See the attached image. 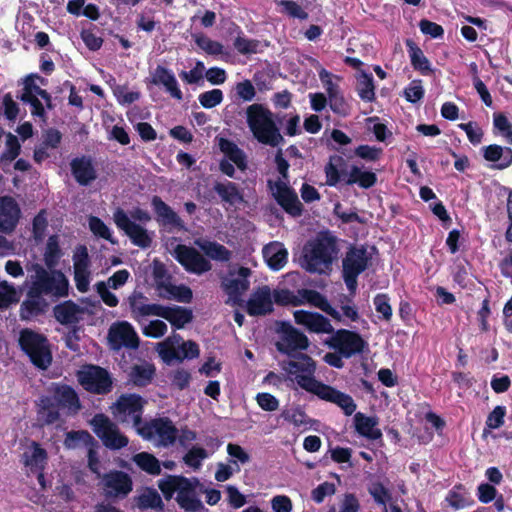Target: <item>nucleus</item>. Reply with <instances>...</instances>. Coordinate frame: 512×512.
<instances>
[{"label":"nucleus","instance_id":"obj_38","mask_svg":"<svg viewBox=\"0 0 512 512\" xmlns=\"http://www.w3.org/2000/svg\"><path fill=\"white\" fill-rule=\"evenodd\" d=\"M134 501L137 508L141 511L151 509L157 512H163L165 508L160 494L152 487H145L139 495L134 497Z\"/></svg>","mask_w":512,"mask_h":512},{"label":"nucleus","instance_id":"obj_39","mask_svg":"<svg viewBox=\"0 0 512 512\" xmlns=\"http://www.w3.org/2000/svg\"><path fill=\"white\" fill-rule=\"evenodd\" d=\"M406 47L410 56L411 65L414 70L420 72L422 75H429L432 73L430 61L424 55L422 49L411 39H407Z\"/></svg>","mask_w":512,"mask_h":512},{"label":"nucleus","instance_id":"obj_26","mask_svg":"<svg viewBox=\"0 0 512 512\" xmlns=\"http://www.w3.org/2000/svg\"><path fill=\"white\" fill-rule=\"evenodd\" d=\"M273 311V302L269 286L264 285L253 291L246 303V312L250 316H264Z\"/></svg>","mask_w":512,"mask_h":512},{"label":"nucleus","instance_id":"obj_33","mask_svg":"<svg viewBox=\"0 0 512 512\" xmlns=\"http://www.w3.org/2000/svg\"><path fill=\"white\" fill-rule=\"evenodd\" d=\"M213 191L219 196L223 205L236 206L244 202V196L240 188L232 181H216Z\"/></svg>","mask_w":512,"mask_h":512},{"label":"nucleus","instance_id":"obj_64","mask_svg":"<svg viewBox=\"0 0 512 512\" xmlns=\"http://www.w3.org/2000/svg\"><path fill=\"white\" fill-rule=\"evenodd\" d=\"M62 133L54 127H50L42 133V143L49 149H57L62 142Z\"/></svg>","mask_w":512,"mask_h":512},{"label":"nucleus","instance_id":"obj_17","mask_svg":"<svg viewBox=\"0 0 512 512\" xmlns=\"http://www.w3.org/2000/svg\"><path fill=\"white\" fill-rule=\"evenodd\" d=\"M175 259L187 272L201 275L211 270V263L195 248L183 244L175 248Z\"/></svg>","mask_w":512,"mask_h":512},{"label":"nucleus","instance_id":"obj_29","mask_svg":"<svg viewBox=\"0 0 512 512\" xmlns=\"http://www.w3.org/2000/svg\"><path fill=\"white\" fill-rule=\"evenodd\" d=\"M84 309L72 300H66L53 307V316L62 325H76L82 319Z\"/></svg>","mask_w":512,"mask_h":512},{"label":"nucleus","instance_id":"obj_6","mask_svg":"<svg viewBox=\"0 0 512 512\" xmlns=\"http://www.w3.org/2000/svg\"><path fill=\"white\" fill-rule=\"evenodd\" d=\"M289 358L280 363L282 370L287 374L295 375L296 383L303 390L313 395L317 393L323 382L315 378L316 361L306 353H298Z\"/></svg>","mask_w":512,"mask_h":512},{"label":"nucleus","instance_id":"obj_53","mask_svg":"<svg viewBox=\"0 0 512 512\" xmlns=\"http://www.w3.org/2000/svg\"><path fill=\"white\" fill-rule=\"evenodd\" d=\"M21 152V145L18 138L12 133L6 135V149L0 156V163L12 162Z\"/></svg>","mask_w":512,"mask_h":512},{"label":"nucleus","instance_id":"obj_5","mask_svg":"<svg viewBox=\"0 0 512 512\" xmlns=\"http://www.w3.org/2000/svg\"><path fill=\"white\" fill-rule=\"evenodd\" d=\"M30 294L32 296L50 295L56 298L68 296L69 281L60 270L45 269L36 263L32 266Z\"/></svg>","mask_w":512,"mask_h":512},{"label":"nucleus","instance_id":"obj_8","mask_svg":"<svg viewBox=\"0 0 512 512\" xmlns=\"http://www.w3.org/2000/svg\"><path fill=\"white\" fill-rule=\"evenodd\" d=\"M147 400L136 393L121 394L111 406L113 416L122 424L131 423L139 433L144 425L143 413Z\"/></svg>","mask_w":512,"mask_h":512},{"label":"nucleus","instance_id":"obj_2","mask_svg":"<svg viewBox=\"0 0 512 512\" xmlns=\"http://www.w3.org/2000/svg\"><path fill=\"white\" fill-rule=\"evenodd\" d=\"M339 252L337 238L330 232H321L303 247L302 267L310 273H324L332 266Z\"/></svg>","mask_w":512,"mask_h":512},{"label":"nucleus","instance_id":"obj_27","mask_svg":"<svg viewBox=\"0 0 512 512\" xmlns=\"http://www.w3.org/2000/svg\"><path fill=\"white\" fill-rule=\"evenodd\" d=\"M151 206L156 215V220L159 225L164 227H171L177 230L185 228L182 219L179 215L158 195L151 198Z\"/></svg>","mask_w":512,"mask_h":512},{"label":"nucleus","instance_id":"obj_62","mask_svg":"<svg viewBox=\"0 0 512 512\" xmlns=\"http://www.w3.org/2000/svg\"><path fill=\"white\" fill-rule=\"evenodd\" d=\"M425 91L421 80H413L405 89L404 97L410 103H417L424 97Z\"/></svg>","mask_w":512,"mask_h":512},{"label":"nucleus","instance_id":"obj_40","mask_svg":"<svg viewBox=\"0 0 512 512\" xmlns=\"http://www.w3.org/2000/svg\"><path fill=\"white\" fill-rule=\"evenodd\" d=\"M344 182L346 185L357 184L362 189H370L377 183V175L372 171H363L360 167L352 165Z\"/></svg>","mask_w":512,"mask_h":512},{"label":"nucleus","instance_id":"obj_3","mask_svg":"<svg viewBox=\"0 0 512 512\" xmlns=\"http://www.w3.org/2000/svg\"><path fill=\"white\" fill-rule=\"evenodd\" d=\"M157 485L167 501L177 492L175 500L185 512H199L204 509L197 494V487L202 486L198 478L169 474L158 480Z\"/></svg>","mask_w":512,"mask_h":512},{"label":"nucleus","instance_id":"obj_58","mask_svg":"<svg viewBox=\"0 0 512 512\" xmlns=\"http://www.w3.org/2000/svg\"><path fill=\"white\" fill-rule=\"evenodd\" d=\"M260 42L256 39H248L238 35L234 40V48L242 55L255 54L258 52Z\"/></svg>","mask_w":512,"mask_h":512},{"label":"nucleus","instance_id":"obj_45","mask_svg":"<svg viewBox=\"0 0 512 512\" xmlns=\"http://www.w3.org/2000/svg\"><path fill=\"white\" fill-rule=\"evenodd\" d=\"M62 256L63 252L59 245L58 235L54 234L49 236L44 251V262L47 268L54 269Z\"/></svg>","mask_w":512,"mask_h":512},{"label":"nucleus","instance_id":"obj_28","mask_svg":"<svg viewBox=\"0 0 512 512\" xmlns=\"http://www.w3.org/2000/svg\"><path fill=\"white\" fill-rule=\"evenodd\" d=\"M149 82L156 86H164L166 92L174 99L178 101L183 99V93L179 88L177 79L170 69L162 65H157Z\"/></svg>","mask_w":512,"mask_h":512},{"label":"nucleus","instance_id":"obj_63","mask_svg":"<svg viewBox=\"0 0 512 512\" xmlns=\"http://www.w3.org/2000/svg\"><path fill=\"white\" fill-rule=\"evenodd\" d=\"M158 353L161 359L167 364L171 363L173 360L179 361V351L169 340L158 344Z\"/></svg>","mask_w":512,"mask_h":512},{"label":"nucleus","instance_id":"obj_36","mask_svg":"<svg viewBox=\"0 0 512 512\" xmlns=\"http://www.w3.org/2000/svg\"><path fill=\"white\" fill-rule=\"evenodd\" d=\"M377 417H370L364 415L362 412H357L354 415V426L356 432L370 440H378L382 438V432L379 428Z\"/></svg>","mask_w":512,"mask_h":512},{"label":"nucleus","instance_id":"obj_44","mask_svg":"<svg viewBox=\"0 0 512 512\" xmlns=\"http://www.w3.org/2000/svg\"><path fill=\"white\" fill-rule=\"evenodd\" d=\"M196 243L200 247V249L205 253V255L213 260L227 262L230 260L232 256L231 251L218 242L204 241L202 243Z\"/></svg>","mask_w":512,"mask_h":512},{"label":"nucleus","instance_id":"obj_24","mask_svg":"<svg viewBox=\"0 0 512 512\" xmlns=\"http://www.w3.org/2000/svg\"><path fill=\"white\" fill-rule=\"evenodd\" d=\"M294 320L298 325L304 326L309 332L326 334L334 332L330 320L318 312L297 310L294 312Z\"/></svg>","mask_w":512,"mask_h":512},{"label":"nucleus","instance_id":"obj_13","mask_svg":"<svg viewBox=\"0 0 512 512\" xmlns=\"http://www.w3.org/2000/svg\"><path fill=\"white\" fill-rule=\"evenodd\" d=\"M103 495L109 500H123L133 490L131 476L121 470H110L100 477Z\"/></svg>","mask_w":512,"mask_h":512},{"label":"nucleus","instance_id":"obj_47","mask_svg":"<svg viewBox=\"0 0 512 512\" xmlns=\"http://www.w3.org/2000/svg\"><path fill=\"white\" fill-rule=\"evenodd\" d=\"M135 464L150 475H159L161 473L160 461L148 452H141L133 458Z\"/></svg>","mask_w":512,"mask_h":512},{"label":"nucleus","instance_id":"obj_10","mask_svg":"<svg viewBox=\"0 0 512 512\" xmlns=\"http://www.w3.org/2000/svg\"><path fill=\"white\" fill-rule=\"evenodd\" d=\"M252 271L248 267L240 266L237 269H230L226 275L220 277V286L228 296L226 304L242 306L243 295L249 290Z\"/></svg>","mask_w":512,"mask_h":512},{"label":"nucleus","instance_id":"obj_21","mask_svg":"<svg viewBox=\"0 0 512 512\" xmlns=\"http://www.w3.org/2000/svg\"><path fill=\"white\" fill-rule=\"evenodd\" d=\"M276 191L273 193L276 202L283 210L293 217H299L303 213V205L298 199L296 192L284 181L274 183Z\"/></svg>","mask_w":512,"mask_h":512},{"label":"nucleus","instance_id":"obj_31","mask_svg":"<svg viewBox=\"0 0 512 512\" xmlns=\"http://www.w3.org/2000/svg\"><path fill=\"white\" fill-rule=\"evenodd\" d=\"M158 317L167 320L175 329H183L193 319L191 309L182 306H163L160 305L157 313Z\"/></svg>","mask_w":512,"mask_h":512},{"label":"nucleus","instance_id":"obj_59","mask_svg":"<svg viewBox=\"0 0 512 512\" xmlns=\"http://www.w3.org/2000/svg\"><path fill=\"white\" fill-rule=\"evenodd\" d=\"M204 70V63L202 61H197L195 66L190 71H181L179 76L187 84H198L203 80Z\"/></svg>","mask_w":512,"mask_h":512},{"label":"nucleus","instance_id":"obj_34","mask_svg":"<svg viewBox=\"0 0 512 512\" xmlns=\"http://www.w3.org/2000/svg\"><path fill=\"white\" fill-rule=\"evenodd\" d=\"M147 297L139 291H134L129 297V307L133 319L139 320L143 317L157 316L160 304L146 303Z\"/></svg>","mask_w":512,"mask_h":512},{"label":"nucleus","instance_id":"obj_56","mask_svg":"<svg viewBox=\"0 0 512 512\" xmlns=\"http://www.w3.org/2000/svg\"><path fill=\"white\" fill-rule=\"evenodd\" d=\"M373 303L376 312L381 315V318L387 322L390 321L393 313L389 296L385 293H379L374 297Z\"/></svg>","mask_w":512,"mask_h":512},{"label":"nucleus","instance_id":"obj_9","mask_svg":"<svg viewBox=\"0 0 512 512\" xmlns=\"http://www.w3.org/2000/svg\"><path fill=\"white\" fill-rule=\"evenodd\" d=\"M371 257L365 246L350 245L342 259V278L348 290L355 294L358 277L370 265Z\"/></svg>","mask_w":512,"mask_h":512},{"label":"nucleus","instance_id":"obj_46","mask_svg":"<svg viewBox=\"0 0 512 512\" xmlns=\"http://www.w3.org/2000/svg\"><path fill=\"white\" fill-rule=\"evenodd\" d=\"M82 443L84 446H97L95 438L87 430H72L66 433L64 446L68 449H74Z\"/></svg>","mask_w":512,"mask_h":512},{"label":"nucleus","instance_id":"obj_12","mask_svg":"<svg viewBox=\"0 0 512 512\" xmlns=\"http://www.w3.org/2000/svg\"><path fill=\"white\" fill-rule=\"evenodd\" d=\"M325 343L346 359L362 354L368 348V343L358 332L344 328L334 330Z\"/></svg>","mask_w":512,"mask_h":512},{"label":"nucleus","instance_id":"obj_55","mask_svg":"<svg viewBox=\"0 0 512 512\" xmlns=\"http://www.w3.org/2000/svg\"><path fill=\"white\" fill-rule=\"evenodd\" d=\"M207 457L208 453L203 447L193 446L184 455L183 461L187 466L192 467L193 469H199L202 465V460Z\"/></svg>","mask_w":512,"mask_h":512},{"label":"nucleus","instance_id":"obj_22","mask_svg":"<svg viewBox=\"0 0 512 512\" xmlns=\"http://www.w3.org/2000/svg\"><path fill=\"white\" fill-rule=\"evenodd\" d=\"M69 165L74 180L80 186H88L98 177V173L91 156L82 155L80 157H75L70 161Z\"/></svg>","mask_w":512,"mask_h":512},{"label":"nucleus","instance_id":"obj_30","mask_svg":"<svg viewBox=\"0 0 512 512\" xmlns=\"http://www.w3.org/2000/svg\"><path fill=\"white\" fill-rule=\"evenodd\" d=\"M298 294L301 295L303 304L309 303L310 305L320 309L327 315L332 317L337 322H342V314L335 309L327 300V298L320 292L312 289L302 288L298 290Z\"/></svg>","mask_w":512,"mask_h":512},{"label":"nucleus","instance_id":"obj_61","mask_svg":"<svg viewBox=\"0 0 512 512\" xmlns=\"http://www.w3.org/2000/svg\"><path fill=\"white\" fill-rule=\"evenodd\" d=\"M3 113L10 122H15L19 115V105L14 101L11 93H6L2 98Z\"/></svg>","mask_w":512,"mask_h":512},{"label":"nucleus","instance_id":"obj_4","mask_svg":"<svg viewBox=\"0 0 512 512\" xmlns=\"http://www.w3.org/2000/svg\"><path fill=\"white\" fill-rule=\"evenodd\" d=\"M246 118L248 127L259 143L276 147L284 141L273 119V113L262 104L248 106Z\"/></svg>","mask_w":512,"mask_h":512},{"label":"nucleus","instance_id":"obj_16","mask_svg":"<svg viewBox=\"0 0 512 512\" xmlns=\"http://www.w3.org/2000/svg\"><path fill=\"white\" fill-rule=\"evenodd\" d=\"M308 337L291 324H284L281 341L276 343L277 350L284 355L294 356L309 347Z\"/></svg>","mask_w":512,"mask_h":512},{"label":"nucleus","instance_id":"obj_60","mask_svg":"<svg viewBox=\"0 0 512 512\" xmlns=\"http://www.w3.org/2000/svg\"><path fill=\"white\" fill-rule=\"evenodd\" d=\"M74 271H89L90 259L87 247L79 245L73 255Z\"/></svg>","mask_w":512,"mask_h":512},{"label":"nucleus","instance_id":"obj_15","mask_svg":"<svg viewBox=\"0 0 512 512\" xmlns=\"http://www.w3.org/2000/svg\"><path fill=\"white\" fill-rule=\"evenodd\" d=\"M113 220L117 228L123 231L134 245L142 249L151 246L152 237L147 229L132 221L123 209L117 208L115 210Z\"/></svg>","mask_w":512,"mask_h":512},{"label":"nucleus","instance_id":"obj_14","mask_svg":"<svg viewBox=\"0 0 512 512\" xmlns=\"http://www.w3.org/2000/svg\"><path fill=\"white\" fill-rule=\"evenodd\" d=\"M178 429L169 417L154 418L149 422H145L139 435L145 439H151L157 436L159 444L163 447L172 446L178 437Z\"/></svg>","mask_w":512,"mask_h":512},{"label":"nucleus","instance_id":"obj_51","mask_svg":"<svg viewBox=\"0 0 512 512\" xmlns=\"http://www.w3.org/2000/svg\"><path fill=\"white\" fill-rule=\"evenodd\" d=\"M90 231L97 237L105 239L112 244L116 243L109 227L97 216H90L88 220Z\"/></svg>","mask_w":512,"mask_h":512},{"label":"nucleus","instance_id":"obj_7","mask_svg":"<svg viewBox=\"0 0 512 512\" xmlns=\"http://www.w3.org/2000/svg\"><path fill=\"white\" fill-rule=\"evenodd\" d=\"M18 343L36 368L46 370L50 367L53 355L49 340L44 334L24 328L20 331Z\"/></svg>","mask_w":512,"mask_h":512},{"label":"nucleus","instance_id":"obj_25","mask_svg":"<svg viewBox=\"0 0 512 512\" xmlns=\"http://www.w3.org/2000/svg\"><path fill=\"white\" fill-rule=\"evenodd\" d=\"M21 210L17 201L11 196L0 197V232H13L19 222Z\"/></svg>","mask_w":512,"mask_h":512},{"label":"nucleus","instance_id":"obj_41","mask_svg":"<svg viewBox=\"0 0 512 512\" xmlns=\"http://www.w3.org/2000/svg\"><path fill=\"white\" fill-rule=\"evenodd\" d=\"M219 148L228 160L234 163L240 170L247 168L246 155L236 143L227 138H220Z\"/></svg>","mask_w":512,"mask_h":512},{"label":"nucleus","instance_id":"obj_20","mask_svg":"<svg viewBox=\"0 0 512 512\" xmlns=\"http://www.w3.org/2000/svg\"><path fill=\"white\" fill-rule=\"evenodd\" d=\"M331 73L326 69L319 72L320 80L322 81L328 95V103L333 113L340 116H347L349 114V105L345 100L340 87L331 79Z\"/></svg>","mask_w":512,"mask_h":512},{"label":"nucleus","instance_id":"obj_23","mask_svg":"<svg viewBox=\"0 0 512 512\" xmlns=\"http://www.w3.org/2000/svg\"><path fill=\"white\" fill-rule=\"evenodd\" d=\"M314 395L321 400L336 404L346 416H350L356 411L357 405L353 398L331 385L323 383Z\"/></svg>","mask_w":512,"mask_h":512},{"label":"nucleus","instance_id":"obj_11","mask_svg":"<svg viewBox=\"0 0 512 512\" xmlns=\"http://www.w3.org/2000/svg\"><path fill=\"white\" fill-rule=\"evenodd\" d=\"M89 425L93 432L110 450H120L129 444L128 437L123 434L118 425L106 414L97 413L90 420Z\"/></svg>","mask_w":512,"mask_h":512},{"label":"nucleus","instance_id":"obj_50","mask_svg":"<svg viewBox=\"0 0 512 512\" xmlns=\"http://www.w3.org/2000/svg\"><path fill=\"white\" fill-rule=\"evenodd\" d=\"M194 41L197 46L208 55L218 56L223 53L224 46L220 42L212 40L204 34L194 35Z\"/></svg>","mask_w":512,"mask_h":512},{"label":"nucleus","instance_id":"obj_54","mask_svg":"<svg viewBox=\"0 0 512 512\" xmlns=\"http://www.w3.org/2000/svg\"><path fill=\"white\" fill-rule=\"evenodd\" d=\"M506 407L498 405L488 414L485 422L484 431L499 429L504 425L506 416Z\"/></svg>","mask_w":512,"mask_h":512},{"label":"nucleus","instance_id":"obj_1","mask_svg":"<svg viewBox=\"0 0 512 512\" xmlns=\"http://www.w3.org/2000/svg\"><path fill=\"white\" fill-rule=\"evenodd\" d=\"M49 395H42L37 402L38 420L44 426L56 423L60 419V410L76 414L81 409V402L75 389L65 383H52Z\"/></svg>","mask_w":512,"mask_h":512},{"label":"nucleus","instance_id":"obj_52","mask_svg":"<svg viewBox=\"0 0 512 512\" xmlns=\"http://www.w3.org/2000/svg\"><path fill=\"white\" fill-rule=\"evenodd\" d=\"M274 301L277 305L280 306H300L303 305V300L301 299V295L288 289H278L274 291L273 294Z\"/></svg>","mask_w":512,"mask_h":512},{"label":"nucleus","instance_id":"obj_48","mask_svg":"<svg viewBox=\"0 0 512 512\" xmlns=\"http://www.w3.org/2000/svg\"><path fill=\"white\" fill-rule=\"evenodd\" d=\"M32 448V454L26 457L24 464L30 467L31 471H42L47 460V452L37 442H32Z\"/></svg>","mask_w":512,"mask_h":512},{"label":"nucleus","instance_id":"obj_35","mask_svg":"<svg viewBox=\"0 0 512 512\" xmlns=\"http://www.w3.org/2000/svg\"><path fill=\"white\" fill-rule=\"evenodd\" d=\"M48 303L42 296H32L30 289L27 292V298L21 303L19 315L21 320L28 321L36 318L46 312Z\"/></svg>","mask_w":512,"mask_h":512},{"label":"nucleus","instance_id":"obj_42","mask_svg":"<svg viewBox=\"0 0 512 512\" xmlns=\"http://www.w3.org/2000/svg\"><path fill=\"white\" fill-rule=\"evenodd\" d=\"M156 368L152 363L134 365L129 373L130 380L139 387H145L150 384L155 376Z\"/></svg>","mask_w":512,"mask_h":512},{"label":"nucleus","instance_id":"obj_43","mask_svg":"<svg viewBox=\"0 0 512 512\" xmlns=\"http://www.w3.org/2000/svg\"><path fill=\"white\" fill-rule=\"evenodd\" d=\"M345 165V160L340 155H331L329 162L325 165L324 171L326 175V184L335 187L341 181V176L345 175V171H340L339 167Z\"/></svg>","mask_w":512,"mask_h":512},{"label":"nucleus","instance_id":"obj_18","mask_svg":"<svg viewBox=\"0 0 512 512\" xmlns=\"http://www.w3.org/2000/svg\"><path fill=\"white\" fill-rule=\"evenodd\" d=\"M108 341L113 350H120L122 347L137 349L140 339L133 326L127 321H122L110 327Z\"/></svg>","mask_w":512,"mask_h":512},{"label":"nucleus","instance_id":"obj_57","mask_svg":"<svg viewBox=\"0 0 512 512\" xmlns=\"http://www.w3.org/2000/svg\"><path fill=\"white\" fill-rule=\"evenodd\" d=\"M224 98L223 92L220 89H212L205 91L198 96L199 103L206 109H211L222 103Z\"/></svg>","mask_w":512,"mask_h":512},{"label":"nucleus","instance_id":"obj_49","mask_svg":"<svg viewBox=\"0 0 512 512\" xmlns=\"http://www.w3.org/2000/svg\"><path fill=\"white\" fill-rule=\"evenodd\" d=\"M357 93L361 100L365 102H372L375 100V86L374 79L371 74L363 73L358 80Z\"/></svg>","mask_w":512,"mask_h":512},{"label":"nucleus","instance_id":"obj_37","mask_svg":"<svg viewBox=\"0 0 512 512\" xmlns=\"http://www.w3.org/2000/svg\"><path fill=\"white\" fill-rule=\"evenodd\" d=\"M483 157L486 161L497 162L496 168L503 170L512 164V149L491 144L483 148Z\"/></svg>","mask_w":512,"mask_h":512},{"label":"nucleus","instance_id":"obj_32","mask_svg":"<svg viewBox=\"0 0 512 512\" xmlns=\"http://www.w3.org/2000/svg\"><path fill=\"white\" fill-rule=\"evenodd\" d=\"M262 253L267 266L273 271L281 270L288 261V251L278 241L265 245Z\"/></svg>","mask_w":512,"mask_h":512},{"label":"nucleus","instance_id":"obj_19","mask_svg":"<svg viewBox=\"0 0 512 512\" xmlns=\"http://www.w3.org/2000/svg\"><path fill=\"white\" fill-rule=\"evenodd\" d=\"M79 379L87 391L107 394L112 390V378L109 372L100 366H90L87 371L80 374Z\"/></svg>","mask_w":512,"mask_h":512}]
</instances>
